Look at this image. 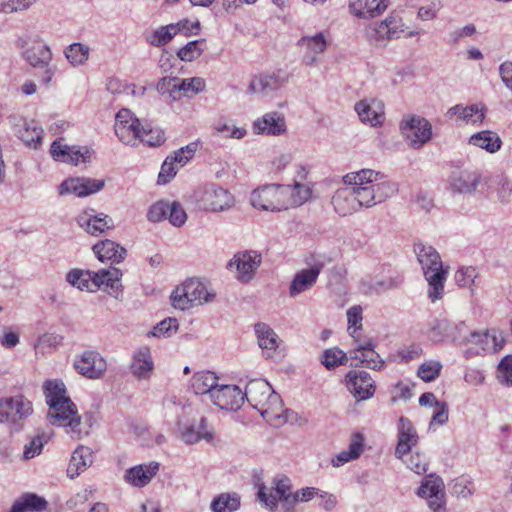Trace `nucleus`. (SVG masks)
Masks as SVG:
<instances>
[{
	"instance_id": "f257e3e1",
	"label": "nucleus",
	"mask_w": 512,
	"mask_h": 512,
	"mask_svg": "<svg viewBox=\"0 0 512 512\" xmlns=\"http://www.w3.org/2000/svg\"><path fill=\"white\" fill-rule=\"evenodd\" d=\"M43 393L46 403L49 406L47 418L51 425L62 426L67 433L75 439H81L87 431L81 428V417L78 415L77 407L66 396V387L62 380H47L43 384Z\"/></svg>"
},
{
	"instance_id": "f03ea898",
	"label": "nucleus",
	"mask_w": 512,
	"mask_h": 512,
	"mask_svg": "<svg viewBox=\"0 0 512 512\" xmlns=\"http://www.w3.org/2000/svg\"><path fill=\"white\" fill-rule=\"evenodd\" d=\"M383 176L381 173L371 169H362L357 172H351L343 177L346 185H351L354 189L360 208L372 207L376 204L386 201L398 190L394 182H378Z\"/></svg>"
},
{
	"instance_id": "7ed1b4c3",
	"label": "nucleus",
	"mask_w": 512,
	"mask_h": 512,
	"mask_svg": "<svg viewBox=\"0 0 512 512\" xmlns=\"http://www.w3.org/2000/svg\"><path fill=\"white\" fill-rule=\"evenodd\" d=\"M215 294L209 292L206 285L196 278L183 282L171 294V302L174 308L187 310L193 306L210 302Z\"/></svg>"
},
{
	"instance_id": "20e7f679",
	"label": "nucleus",
	"mask_w": 512,
	"mask_h": 512,
	"mask_svg": "<svg viewBox=\"0 0 512 512\" xmlns=\"http://www.w3.org/2000/svg\"><path fill=\"white\" fill-rule=\"evenodd\" d=\"M122 272L118 268L102 269L97 272L86 270L85 277H81L77 288L82 291L95 292L102 286L115 298L122 292Z\"/></svg>"
},
{
	"instance_id": "39448f33",
	"label": "nucleus",
	"mask_w": 512,
	"mask_h": 512,
	"mask_svg": "<svg viewBox=\"0 0 512 512\" xmlns=\"http://www.w3.org/2000/svg\"><path fill=\"white\" fill-rule=\"evenodd\" d=\"M198 207L205 211L221 212L234 205V196L223 187L209 183L200 187L194 193Z\"/></svg>"
},
{
	"instance_id": "423d86ee",
	"label": "nucleus",
	"mask_w": 512,
	"mask_h": 512,
	"mask_svg": "<svg viewBox=\"0 0 512 512\" xmlns=\"http://www.w3.org/2000/svg\"><path fill=\"white\" fill-rule=\"evenodd\" d=\"M289 189L280 184H269L251 193L250 203L253 207L264 211H281L287 209L285 195Z\"/></svg>"
},
{
	"instance_id": "0eeeda50",
	"label": "nucleus",
	"mask_w": 512,
	"mask_h": 512,
	"mask_svg": "<svg viewBox=\"0 0 512 512\" xmlns=\"http://www.w3.org/2000/svg\"><path fill=\"white\" fill-rule=\"evenodd\" d=\"M418 496L425 498L433 512H447L445 485L442 478L431 473L421 481Z\"/></svg>"
},
{
	"instance_id": "6e6552de",
	"label": "nucleus",
	"mask_w": 512,
	"mask_h": 512,
	"mask_svg": "<svg viewBox=\"0 0 512 512\" xmlns=\"http://www.w3.org/2000/svg\"><path fill=\"white\" fill-rule=\"evenodd\" d=\"M200 30V23H190L187 19L177 23H171L161 26L158 29L146 35V41L155 47L168 44L177 34L183 33L185 36L197 34Z\"/></svg>"
},
{
	"instance_id": "1a4fd4ad",
	"label": "nucleus",
	"mask_w": 512,
	"mask_h": 512,
	"mask_svg": "<svg viewBox=\"0 0 512 512\" xmlns=\"http://www.w3.org/2000/svg\"><path fill=\"white\" fill-rule=\"evenodd\" d=\"M8 120L15 136L26 146L36 149L41 145L43 129L35 120H28L17 114L10 115Z\"/></svg>"
},
{
	"instance_id": "9d476101",
	"label": "nucleus",
	"mask_w": 512,
	"mask_h": 512,
	"mask_svg": "<svg viewBox=\"0 0 512 512\" xmlns=\"http://www.w3.org/2000/svg\"><path fill=\"white\" fill-rule=\"evenodd\" d=\"M32 412V403L22 395L0 398V423L15 424Z\"/></svg>"
},
{
	"instance_id": "9b49d317",
	"label": "nucleus",
	"mask_w": 512,
	"mask_h": 512,
	"mask_svg": "<svg viewBox=\"0 0 512 512\" xmlns=\"http://www.w3.org/2000/svg\"><path fill=\"white\" fill-rule=\"evenodd\" d=\"M73 367L88 379H100L107 369V363L97 351L87 350L75 359Z\"/></svg>"
},
{
	"instance_id": "f8f14e48",
	"label": "nucleus",
	"mask_w": 512,
	"mask_h": 512,
	"mask_svg": "<svg viewBox=\"0 0 512 512\" xmlns=\"http://www.w3.org/2000/svg\"><path fill=\"white\" fill-rule=\"evenodd\" d=\"M142 125L139 119L133 117L130 110L121 109L115 117L114 131L122 143L134 145L140 136Z\"/></svg>"
},
{
	"instance_id": "ddd939ff",
	"label": "nucleus",
	"mask_w": 512,
	"mask_h": 512,
	"mask_svg": "<svg viewBox=\"0 0 512 512\" xmlns=\"http://www.w3.org/2000/svg\"><path fill=\"white\" fill-rule=\"evenodd\" d=\"M355 347L349 352L352 360L356 361L355 365L361 364L369 369L380 370L385 361L380 359L379 354L374 350L375 343L371 338L366 340L356 339Z\"/></svg>"
},
{
	"instance_id": "4468645a",
	"label": "nucleus",
	"mask_w": 512,
	"mask_h": 512,
	"mask_svg": "<svg viewBox=\"0 0 512 512\" xmlns=\"http://www.w3.org/2000/svg\"><path fill=\"white\" fill-rule=\"evenodd\" d=\"M261 261L262 256L257 251H243L236 253L228 266H235L238 272V279L243 283H247L253 278Z\"/></svg>"
},
{
	"instance_id": "2eb2a0df",
	"label": "nucleus",
	"mask_w": 512,
	"mask_h": 512,
	"mask_svg": "<svg viewBox=\"0 0 512 512\" xmlns=\"http://www.w3.org/2000/svg\"><path fill=\"white\" fill-rule=\"evenodd\" d=\"M211 400L222 410L236 411L244 403V393L236 385H220L214 389Z\"/></svg>"
},
{
	"instance_id": "dca6fc26",
	"label": "nucleus",
	"mask_w": 512,
	"mask_h": 512,
	"mask_svg": "<svg viewBox=\"0 0 512 512\" xmlns=\"http://www.w3.org/2000/svg\"><path fill=\"white\" fill-rule=\"evenodd\" d=\"M324 268V261L314 260L311 267L303 269L295 274L289 286V295L296 297L299 294L311 289L316 283L321 270Z\"/></svg>"
},
{
	"instance_id": "f3484780",
	"label": "nucleus",
	"mask_w": 512,
	"mask_h": 512,
	"mask_svg": "<svg viewBox=\"0 0 512 512\" xmlns=\"http://www.w3.org/2000/svg\"><path fill=\"white\" fill-rule=\"evenodd\" d=\"M104 187V181L92 178H69L59 186V194H74L78 197H85L100 191Z\"/></svg>"
},
{
	"instance_id": "a211bd4d",
	"label": "nucleus",
	"mask_w": 512,
	"mask_h": 512,
	"mask_svg": "<svg viewBox=\"0 0 512 512\" xmlns=\"http://www.w3.org/2000/svg\"><path fill=\"white\" fill-rule=\"evenodd\" d=\"M413 431V423L408 418L403 416L400 417L398 425V444L395 450V455L411 470H414L416 467V465H413L412 456L410 457V461H407L405 457L410 455L411 447L414 444Z\"/></svg>"
},
{
	"instance_id": "6ab92c4d",
	"label": "nucleus",
	"mask_w": 512,
	"mask_h": 512,
	"mask_svg": "<svg viewBox=\"0 0 512 512\" xmlns=\"http://www.w3.org/2000/svg\"><path fill=\"white\" fill-rule=\"evenodd\" d=\"M346 380L348 390L357 400H366L374 394V380L368 372L363 370L349 371Z\"/></svg>"
},
{
	"instance_id": "aec40b11",
	"label": "nucleus",
	"mask_w": 512,
	"mask_h": 512,
	"mask_svg": "<svg viewBox=\"0 0 512 512\" xmlns=\"http://www.w3.org/2000/svg\"><path fill=\"white\" fill-rule=\"evenodd\" d=\"M355 111L363 123L381 126L385 120L384 104L378 99H364L355 104Z\"/></svg>"
},
{
	"instance_id": "412c9836",
	"label": "nucleus",
	"mask_w": 512,
	"mask_h": 512,
	"mask_svg": "<svg viewBox=\"0 0 512 512\" xmlns=\"http://www.w3.org/2000/svg\"><path fill=\"white\" fill-rule=\"evenodd\" d=\"M433 341H441L445 337L456 343H468L469 332L464 322L450 323L447 320H440L432 330Z\"/></svg>"
},
{
	"instance_id": "4be33fe9",
	"label": "nucleus",
	"mask_w": 512,
	"mask_h": 512,
	"mask_svg": "<svg viewBox=\"0 0 512 512\" xmlns=\"http://www.w3.org/2000/svg\"><path fill=\"white\" fill-rule=\"evenodd\" d=\"M481 180L479 172L474 170H456L449 177V186L453 192L471 194L475 192Z\"/></svg>"
},
{
	"instance_id": "5701e85b",
	"label": "nucleus",
	"mask_w": 512,
	"mask_h": 512,
	"mask_svg": "<svg viewBox=\"0 0 512 512\" xmlns=\"http://www.w3.org/2000/svg\"><path fill=\"white\" fill-rule=\"evenodd\" d=\"M213 437V430L208 427L205 417H201L198 421L193 420L191 423L180 427V438L186 444H195L201 440L211 442Z\"/></svg>"
},
{
	"instance_id": "b1692460",
	"label": "nucleus",
	"mask_w": 512,
	"mask_h": 512,
	"mask_svg": "<svg viewBox=\"0 0 512 512\" xmlns=\"http://www.w3.org/2000/svg\"><path fill=\"white\" fill-rule=\"evenodd\" d=\"M51 156L57 160L65 163L77 164L82 158L83 162L89 161L91 158L90 150L85 148L84 152L76 146H68L63 143V139H56L50 147Z\"/></svg>"
},
{
	"instance_id": "393cba45",
	"label": "nucleus",
	"mask_w": 512,
	"mask_h": 512,
	"mask_svg": "<svg viewBox=\"0 0 512 512\" xmlns=\"http://www.w3.org/2000/svg\"><path fill=\"white\" fill-rule=\"evenodd\" d=\"M446 116L448 118L455 117L456 122L475 125L483 122L486 116V107L483 104L467 106L457 104L447 110Z\"/></svg>"
},
{
	"instance_id": "a878e982",
	"label": "nucleus",
	"mask_w": 512,
	"mask_h": 512,
	"mask_svg": "<svg viewBox=\"0 0 512 512\" xmlns=\"http://www.w3.org/2000/svg\"><path fill=\"white\" fill-rule=\"evenodd\" d=\"M418 404L422 407L432 409L429 430L435 431L438 426H442L447 423L448 406L445 402L438 401L433 393H423L418 399Z\"/></svg>"
},
{
	"instance_id": "bb28decb",
	"label": "nucleus",
	"mask_w": 512,
	"mask_h": 512,
	"mask_svg": "<svg viewBox=\"0 0 512 512\" xmlns=\"http://www.w3.org/2000/svg\"><path fill=\"white\" fill-rule=\"evenodd\" d=\"M423 277L427 282V298L435 303L441 300L445 294V282L448 276V267L437 268L436 270H427Z\"/></svg>"
},
{
	"instance_id": "cd10ccee",
	"label": "nucleus",
	"mask_w": 512,
	"mask_h": 512,
	"mask_svg": "<svg viewBox=\"0 0 512 512\" xmlns=\"http://www.w3.org/2000/svg\"><path fill=\"white\" fill-rule=\"evenodd\" d=\"M256 134L278 136L286 131V121L283 114L273 111L264 114L253 123Z\"/></svg>"
},
{
	"instance_id": "c85d7f7f",
	"label": "nucleus",
	"mask_w": 512,
	"mask_h": 512,
	"mask_svg": "<svg viewBox=\"0 0 512 512\" xmlns=\"http://www.w3.org/2000/svg\"><path fill=\"white\" fill-rule=\"evenodd\" d=\"M298 47L305 48L302 62L306 66H313L317 62V56L327 49V40L322 32L313 36H303L297 41Z\"/></svg>"
},
{
	"instance_id": "c756f323",
	"label": "nucleus",
	"mask_w": 512,
	"mask_h": 512,
	"mask_svg": "<svg viewBox=\"0 0 512 512\" xmlns=\"http://www.w3.org/2000/svg\"><path fill=\"white\" fill-rule=\"evenodd\" d=\"M77 223L88 234L98 236L114 227L113 220L106 214H91L88 211L83 212L77 217Z\"/></svg>"
},
{
	"instance_id": "7c9ffc66",
	"label": "nucleus",
	"mask_w": 512,
	"mask_h": 512,
	"mask_svg": "<svg viewBox=\"0 0 512 512\" xmlns=\"http://www.w3.org/2000/svg\"><path fill=\"white\" fill-rule=\"evenodd\" d=\"M273 388L270 383L264 379H255L247 383L244 399L257 411L265 407V400L268 399Z\"/></svg>"
},
{
	"instance_id": "2f4dec72",
	"label": "nucleus",
	"mask_w": 512,
	"mask_h": 512,
	"mask_svg": "<svg viewBox=\"0 0 512 512\" xmlns=\"http://www.w3.org/2000/svg\"><path fill=\"white\" fill-rule=\"evenodd\" d=\"M332 204L340 216L351 215L360 209L351 185L338 189L332 197Z\"/></svg>"
},
{
	"instance_id": "473e14b6",
	"label": "nucleus",
	"mask_w": 512,
	"mask_h": 512,
	"mask_svg": "<svg viewBox=\"0 0 512 512\" xmlns=\"http://www.w3.org/2000/svg\"><path fill=\"white\" fill-rule=\"evenodd\" d=\"M159 470L158 462H150L148 465H138L128 469L125 480L133 486L143 487L147 485Z\"/></svg>"
},
{
	"instance_id": "72a5a7b5",
	"label": "nucleus",
	"mask_w": 512,
	"mask_h": 512,
	"mask_svg": "<svg viewBox=\"0 0 512 512\" xmlns=\"http://www.w3.org/2000/svg\"><path fill=\"white\" fill-rule=\"evenodd\" d=\"M93 251L101 262L111 261L112 263H120L127 253L124 247L109 239L95 244Z\"/></svg>"
},
{
	"instance_id": "f704fd0d",
	"label": "nucleus",
	"mask_w": 512,
	"mask_h": 512,
	"mask_svg": "<svg viewBox=\"0 0 512 512\" xmlns=\"http://www.w3.org/2000/svg\"><path fill=\"white\" fill-rule=\"evenodd\" d=\"M367 37L376 43L399 37L397 30V20L394 17H388L384 21L370 26L367 31Z\"/></svg>"
},
{
	"instance_id": "c9c22d12",
	"label": "nucleus",
	"mask_w": 512,
	"mask_h": 512,
	"mask_svg": "<svg viewBox=\"0 0 512 512\" xmlns=\"http://www.w3.org/2000/svg\"><path fill=\"white\" fill-rule=\"evenodd\" d=\"M387 0H350V10L360 18L376 17L386 10Z\"/></svg>"
},
{
	"instance_id": "e433bc0d",
	"label": "nucleus",
	"mask_w": 512,
	"mask_h": 512,
	"mask_svg": "<svg viewBox=\"0 0 512 512\" xmlns=\"http://www.w3.org/2000/svg\"><path fill=\"white\" fill-rule=\"evenodd\" d=\"M289 493H292L290 480L285 477L275 481L274 492L267 494L265 492V487H261L258 492V497L262 502L265 503L266 507L270 511H275L278 506V499Z\"/></svg>"
},
{
	"instance_id": "4c0bfd02",
	"label": "nucleus",
	"mask_w": 512,
	"mask_h": 512,
	"mask_svg": "<svg viewBox=\"0 0 512 512\" xmlns=\"http://www.w3.org/2000/svg\"><path fill=\"white\" fill-rule=\"evenodd\" d=\"M284 82L285 79L275 73L260 74L252 78L248 91L251 93L267 94L278 89Z\"/></svg>"
},
{
	"instance_id": "58836bf2",
	"label": "nucleus",
	"mask_w": 512,
	"mask_h": 512,
	"mask_svg": "<svg viewBox=\"0 0 512 512\" xmlns=\"http://www.w3.org/2000/svg\"><path fill=\"white\" fill-rule=\"evenodd\" d=\"M153 368L154 364L149 348H140L134 353L130 369L135 377L139 379L148 378Z\"/></svg>"
},
{
	"instance_id": "ea45409f",
	"label": "nucleus",
	"mask_w": 512,
	"mask_h": 512,
	"mask_svg": "<svg viewBox=\"0 0 512 512\" xmlns=\"http://www.w3.org/2000/svg\"><path fill=\"white\" fill-rule=\"evenodd\" d=\"M93 462V453L90 448L85 446L77 447L72 453L70 463L67 468V474L70 478L78 476Z\"/></svg>"
},
{
	"instance_id": "a19ab883",
	"label": "nucleus",
	"mask_w": 512,
	"mask_h": 512,
	"mask_svg": "<svg viewBox=\"0 0 512 512\" xmlns=\"http://www.w3.org/2000/svg\"><path fill=\"white\" fill-rule=\"evenodd\" d=\"M218 377L214 372L201 371L194 374L191 379V388L197 395L209 394L210 398L213 397L214 389L218 388Z\"/></svg>"
},
{
	"instance_id": "79ce46f5",
	"label": "nucleus",
	"mask_w": 512,
	"mask_h": 512,
	"mask_svg": "<svg viewBox=\"0 0 512 512\" xmlns=\"http://www.w3.org/2000/svg\"><path fill=\"white\" fill-rule=\"evenodd\" d=\"M418 264L422 272L444 267L439 252L431 245L418 243Z\"/></svg>"
},
{
	"instance_id": "37998d69",
	"label": "nucleus",
	"mask_w": 512,
	"mask_h": 512,
	"mask_svg": "<svg viewBox=\"0 0 512 512\" xmlns=\"http://www.w3.org/2000/svg\"><path fill=\"white\" fill-rule=\"evenodd\" d=\"M47 501L34 493L23 494L12 505L9 512H37L46 509Z\"/></svg>"
},
{
	"instance_id": "c03bdc74",
	"label": "nucleus",
	"mask_w": 512,
	"mask_h": 512,
	"mask_svg": "<svg viewBox=\"0 0 512 512\" xmlns=\"http://www.w3.org/2000/svg\"><path fill=\"white\" fill-rule=\"evenodd\" d=\"M23 56L27 62L35 68L46 67L52 59L50 48L42 44L33 45L26 49L23 52Z\"/></svg>"
},
{
	"instance_id": "a18cd8bd",
	"label": "nucleus",
	"mask_w": 512,
	"mask_h": 512,
	"mask_svg": "<svg viewBox=\"0 0 512 512\" xmlns=\"http://www.w3.org/2000/svg\"><path fill=\"white\" fill-rule=\"evenodd\" d=\"M469 144L485 149L489 153H495L501 147L500 137L492 131H481L469 138Z\"/></svg>"
},
{
	"instance_id": "49530a36",
	"label": "nucleus",
	"mask_w": 512,
	"mask_h": 512,
	"mask_svg": "<svg viewBox=\"0 0 512 512\" xmlns=\"http://www.w3.org/2000/svg\"><path fill=\"white\" fill-rule=\"evenodd\" d=\"M363 441L364 438L361 434H354L351 438L348 450H344L337 454L332 459V465L334 467H339L349 462L350 460L357 459L363 450Z\"/></svg>"
},
{
	"instance_id": "de8ad7c7",
	"label": "nucleus",
	"mask_w": 512,
	"mask_h": 512,
	"mask_svg": "<svg viewBox=\"0 0 512 512\" xmlns=\"http://www.w3.org/2000/svg\"><path fill=\"white\" fill-rule=\"evenodd\" d=\"M283 187L289 189L284 198L287 201V209L290 206L302 205L311 197L310 187L297 181L293 185H283Z\"/></svg>"
},
{
	"instance_id": "09e8293b",
	"label": "nucleus",
	"mask_w": 512,
	"mask_h": 512,
	"mask_svg": "<svg viewBox=\"0 0 512 512\" xmlns=\"http://www.w3.org/2000/svg\"><path fill=\"white\" fill-rule=\"evenodd\" d=\"M64 54L68 62L74 66L84 65L90 56V47L83 43H72L65 50Z\"/></svg>"
},
{
	"instance_id": "8fccbe9b",
	"label": "nucleus",
	"mask_w": 512,
	"mask_h": 512,
	"mask_svg": "<svg viewBox=\"0 0 512 512\" xmlns=\"http://www.w3.org/2000/svg\"><path fill=\"white\" fill-rule=\"evenodd\" d=\"M240 507V497L236 493H222L211 502L213 512H234Z\"/></svg>"
},
{
	"instance_id": "3c124183",
	"label": "nucleus",
	"mask_w": 512,
	"mask_h": 512,
	"mask_svg": "<svg viewBox=\"0 0 512 512\" xmlns=\"http://www.w3.org/2000/svg\"><path fill=\"white\" fill-rule=\"evenodd\" d=\"M491 342L492 341H491L490 330H487L483 333L469 332L468 343L474 344L478 348L475 352H472L470 349H468L465 352V355L467 357H470L474 354L493 353V345Z\"/></svg>"
},
{
	"instance_id": "603ef678",
	"label": "nucleus",
	"mask_w": 512,
	"mask_h": 512,
	"mask_svg": "<svg viewBox=\"0 0 512 512\" xmlns=\"http://www.w3.org/2000/svg\"><path fill=\"white\" fill-rule=\"evenodd\" d=\"M254 328L260 348L275 350L278 347V336L269 325L266 323H257Z\"/></svg>"
},
{
	"instance_id": "864d4df0",
	"label": "nucleus",
	"mask_w": 512,
	"mask_h": 512,
	"mask_svg": "<svg viewBox=\"0 0 512 512\" xmlns=\"http://www.w3.org/2000/svg\"><path fill=\"white\" fill-rule=\"evenodd\" d=\"M138 139L151 147L160 146L165 142L164 131L158 127H151L150 124L141 126L140 136Z\"/></svg>"
},
{
	"instance_id": "5fc2aeb1",
	"label": "nucleus",
	"mask_w": 512,
	"mask_h": 512,
	"mask_svg": "<svg viewBox=\"0 0 512 512\" xmlns=\"http://www.w3.org/2000/svg\"><path fill=\"white\" fill-rule=\"evenodd\" d=\"M265 407L259 409L261 416L265 419H277L283 412V402L279 394L272 390L267 400H265Z\"/></svg>"
},
{
	"instance_id": "6e6d98bb",
	"label": "nucleus",
	"mask_w": 512,
	"mask_h": 512,
	"mask_svg": "<svg viewBox=\"0 0 512 512\" xmlns=\"http://www.w3.org/2000/svg\"><path fill=\"white\" fill-rule=\"evenodd\" d=\"M399 132L411 148L416 147V116L414 114L403 116L399 123Z\"/></svg>"
},
{
	"instance_id": "4d7b16f0",
	"label": "nucleus",
	"mask_w": 512,
	"mask_h": 512,
	"mask_svg": "<svg viewBox=\"0 0 512 512\" xmlns=\"http://www.w3.org/2000/svg\"><path fill=\"white\" fill-rule=\"evenodd\" d=\"M205 39L188 42L177 52V57L184 62H191L201 56L204 51Z\"/></svg>"
},
{
	"instance_id": "13d9d810",
	"label": "nucleus",
	"mask_w": 512,
	"mask_h": 512,
	"mask_svg": "<svg viewBox=\"0 0 512 512\" xmlns=\"http://www.w3.org/2000/svg\"><path fill=\"white\" fill-rule=\"evenodd\" d=\"M474 493V484L467 475H462L453 480L451 494L456 497L468 498Z\"/></svg>"
},
{
	"instance_id": "bf43d9fd",
	"label": "nucleus",
	"mask_w": 512,
	"mask_h": 512,
	"mask_svg": "<svg viewBox=\"0 0 512 512\" xmlns=\"http://www.w3.org/2000/svg\"><path fill=\"white\" fill-rule=\"evenodd\" d=\"M174 89L180 90L181 96H188L189 93L198 94L205 89V81L201 77H192L187 79H180Z\"/></svg>"
},
{
	"instance_id": "052dcab7",
	"label": "nucleus",
	"mask_w": 512,
	"mask_h": 512,
	"mask_svg": "<svg viewBox=\"0 0 512 512\" xmlns=\"http://www.w3.org/2000/svg\"><path fill=\"white\" fill-rule=\"evenodd\" d=\"M441 369L442 364L439 361H425L418 367V378L425 382L434 381L440 375Z\"/></svg>"
},
{
	"instance_id": "680f3d73",
	"label": "nucleus",
	"mask_w": 512,
	"mask_h": 512,
	"mask_svg": "<svg viewBox=\"0 0 512 512\" xmlns=\"http://www.w3.org/2000/svg\"><path fill=\"white\" fill-rule=\"evenodd\" d=\"M347 361V354L338 348H330L324 351L322 356V364L327 369H333L344 364Z\"/></svg>"
},
{
	"instance_id": "e2e57ef3",
	"label": "nucleus",
	"mask_w": 512,
	"mask_h": 512,
	"mask_svg": "<svg viewBox=\"0 0 512 512\" xmlns=\"http://www.w3.org/2000/svg\"><path fill=\"white\" fill-rule=\"evenodd\" d=\"M477 277L476 268L472 266L461 267L455 272V282L459 287L471 288Z\"/></svg>"
},
{
	"instance_id": "0e129e2a",
	"label": "nucleus",
	"mask_w": 512,
	"mask_h": 512,
	"mask_svg": "<svg viewBox=\"0 0 512 512\" xmlns=\"http://www.w3.org/2000/svg\"><path fill=\"white\" fill-rule=\"evenodd\" d=\"M180 82V79L177 77L165 76L162 77L156 86V89L161 94H169V96L173 99L180 98V90L174 89V86Z\"/></svg>"
},
{
	"instance_id": "69168bd1",
	"label": "nucleus",
	"mask_w": 512,
	"mask_h": 512,
	"mask_svg": "<svg viewBox=\"0 0 512 512\" xmlns=\"http://www.w3.org/2000/svg\"><path fill=\"white\" fill-rule=\"evenodd\" d=\"M178 330V321L176 318H166L158 323L148 335L154 337H170L173 332Z\"/></svg>"
},
{
	"instance_id": "338daca9",
	"label": "nucleus",
	"mask_w": 512,
	"mask_h": 512,
	"mask_svg": "<svg viewBox=\"0 0 512 512\" xmlns=\"http://www.w3.org/2000/svg\"><path fill=\"white\" fill-rule=\"evenodd\" d=\"M348 331L354 340L358 339L357 331L362 327V308L360 306H352L347 311Z\"/></svg>"
},
{
	"instance_id": "774afa93",
	"label": "nucleus",
	"mask_w": 512,
	"mask_h": 512,
	"mask_svg": "<svg viewBox=\"0 0 512 512\" xmlns=\"http://www.w3.org/2000/svg\"><path fill=\"white\" fill-rule=\"evenodd\" d=\"M498 378L501 382L512 385V355H507L500 361Z\"/></svg>"
}]
</instances>
